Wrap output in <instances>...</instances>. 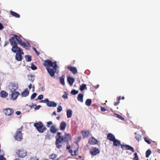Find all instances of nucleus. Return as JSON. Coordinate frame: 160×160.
Masks as SVG:
<instances>
[{
	"label": "nucleus",
	"mask_w": 160,
	"mask_h": 160,
	"mask_svg": "<svg viewBox=\"0 0 160 160\" xmlns=\"http://www.w3.org/2000/svg\"><path fill=\"white\" fill-rule=\"evenodd\" d=\"M70 147H71V146L67 144V148L68 149H69L70 148Z\"/></svg>",
	"instance_id": "obj_60"
},
{
	"label": "nucleus",
	"mask_w": 160,
	"mask_h": 160,
	"mask_svg": "<svg viewBox=\"0 0 160 160\" xmlns=\"http://www.w3.org/2000/svg\"><path fill=\"white\" fill-rule=\"evenodd\" d=\"M21 113V112L19 111H17L16 112V114L18 115H20Z\"/></svg>",
	"instance_id": "obj_56"
},
{
	"label": "nucleus",
	"mask_w": 160,
	"mask_h": 160,
	"mask_svg": "<svg viewBox=\"0 0 160 160\" xmlns=\"http://www.w3.org/2000/svg\"><path fill=\"white\" fill-rule=\"evenodd\" d=\"M22 126L20 128H19L15 134V139L18 141H21L22 139Z\"/></svg>",
	"instance_id": "obj_4"
},
{
	"label": "nucleus",
	"mask_w": 160,
	"mask_h": 160,
	"mask_svg": "<svg viewBox=\"0 0 160 160\" xmlns=\"http://www.w3.org/2000/svg\"><path fill=\"white\" fill-rule=\"evenodd\" d=\"M97 140L93 137L90 138L88 141L89 143L92 145L95 144L97 143Z\"/></svg>",
	"instance_id": "obj_17"
},
{
	"label": "nucleus",
	"mask_w": 160,
	"mask_h": 160,
	"mask_svg": "<svg viewBox=\"0 0 160 160\" xmlns=\"http://www.w3.org/2000/svg\"><path fill=\"white\" fill-rule=\"evenodd\" d=\"M29 91L28 88H26L21 93L22 96L23 97H26L29 94Z\"/></svg>",
	"instance_id": "obj_19"
},
{
	"label": "nucleus",
	"mask_w": 160,
	"mask_h": 160,
	"mask_svg": "<svg viewBox=\"0 0 160 160\" xmlns=\"http://www.w3.org/2000/svg\"><path fill=\"white\" fill-rule=\"evenodd\" d=\"M30 47V44L28 42H27V44L26 43V46L25 47H23V48L27 50H28L29 49Z\"/></svg>",
	"instance_id": "obj_40"
},
{
	"label": "nucleus",
	"mask_w": 160,
	"mask_h": 160,
	"mask_svg": "<svg viewBox=\"0 0 160 160\" xmlns=\"http://www.w3.org/2000/svg\"><path fill=\"white\" fill-rule=\"evenodd\" d=\"M41 102L44 103L46 104L47 105L48 107H55L57 106V103L52 101H49L48 98H46L44 100H42Z\"/></svg>",
	"instance_id": "obj_5"
},
{
	"label": "nucleus",
	"mask_w": 160,
	"mask_h": 160,
	"mask_svg": "<svg viewBox=\"0 0 160 160\" xmlns=\"http://www.w3.org/2000/svg\"><path fill=\"white\" fill-rule=\"evenodd\" d=\"M121 148L123 149L130 150V146L127 145H121Z\"/></svg>",
	"instance_id": "obj_32"
},
{
	"label": "nucleus",
	"mask_w": 160,
	"mask_h": 160,
	"mask_svg": "<svg viewBox=\"0 0 160 160\" xmlns=\"http://www.w3.org/2000/svg\"><path fill=\"white\" fill-rule=\"evenodd\" d=\"M67 68L73 74L77 73L78 72L77 68L75 67L68 66V67Z\"/></svg>",
	"instance_id": "obj_16"
},
{
	"label": "nucleus",
	"mask_w": 160,
	"mask_h": 160,
	"mask_svg": "<svg viewBox=\"0 0 160 160\" xmlns=\"http://www.w3.org/2000/svg\"><path fill=\"white\" fill-rule=\"evenodd\" d=\"M34 50V51L36 53L37 55H39L40 54V53L39 52H38L36 49L35 48H32Z\"/></svg>",
	"instance_id": "obj_53"
},
{
	"label": "nucleus",
	"mask_w": 160,
	"mask_h": 160,
	"mask_svg": "<svg viewBox=\"0 0 160 160\" xmlns=\"http://www.w3.org/2000/svg\"><path fill=\"white\" fill-rule=\"evenodd\" d=\"M62 107L61 106H58L57 108V112H61L62 110Z\"/></svg>",
	"instance_id": "obj_47"
},
{
	"label": "nucleus",
	"mask_w": 160,
	"mask_h": 160,
	"mask_svg": "<svg viewBox=\"0 0 160 160\" xmlns=\"http://www.w3.org/2000/svg\"><path fill=\"white\" fill-rule=\"evenodd\" d=\"M52 124V122L51 121H49V122H47V123L46 126L48 128L49 127H50L49 125Z\"/></svg>",
	"instance_id": "obj_50"
},
{
	"label": "nucleus",
	"mask_w": 160,
	"mask_h": 160,
	"mask_svg": "<svg viewBox=\"0 0 160 160\" xmlns=\"http://www.w3.org/2000/svg\"><path fill=\"white\" fill-rule=\"evenodd\" d=\"M30 160H38L36 158H31Z\"/></svg>",
	"instance_id": "obj_58"
},
{
	"label": "nucleus",
	"mask_w": 160,
	"mask_h": 160,
	"mask_svg": "<svg viewBox=\"0 0 160 160\" xmlns=\"http://www.w3.org/2000/svg\"><path fill=\"white\" fill-rule=\"evenodd\" d=\"M16 153L18 157L21 158H22L26 156L27 152L24 149L18 150Z\"/></svg>",
	"instance_id": "obj_7"
},
{
	"label": "nucleus",
	"mask_w": 160,
	"mask_h": 160,
	"mask_svg": "<svg viewBox=\"0 0 160 160\" xmlns=\"http://www.w3.org/2000/svg\"><path fill=\"white\" fill-rule=\"evenodd\" d=\"M57 155L55 154H52L49 155V158L50 159H51L53 160H55L57 157Z\"/></svg>",
	"instance_id": "obj_30"
},
{
	"label": "nucleus",
	"mask_w": 160,
	"mask_h": 160,
	"mask_svg": "<svg viewBox=\"0 0 160 160\" xmlns=\"http://www.w3.org/2000/svg\"><path fill=\"white\" fill-rule=\"evenodd\" d=\"M57 65L56 62H54V65L52 69L49 67H46V69L48 71V72L51 77H53L55 74V73L57 71Z\"/></svg>",
	"instance_id": "obj_2"
},
{
	"label": "nucleus",
	"mask_w": 160,
	"mask_h": 160,
	"mask_svg": "<svg viewBox=\"0 0 160 160\" xmlns=\"http://www.w3.org/2000/svg\"><path fill=\"white\" fill-rule=\"evenodd\" d=\"M78 91L75 89H73L71 92V94L73 95H75L78 93Z\"/></svg>",
	"instance_id": "obj_41"
},
{
	"label": "nucleus",
	"mask_w": 160,
	"mask_h": 160,
	"mask_svg": "<svg viewBox=\"0 0 160 160\" xmlns=\"http://www.w3.org/2000/svg\"><path fill=\"white\" fill-rule=\"evenodd\" d=\"M115 115L116 116V117L119 118L120 119L124 120V118L122 116L118 114H115Z\"/></svg>",
	"instance_id": "obj_48"
},
{
	"label": "nucleus",
	"mask_w": 160,
	"mask_h": 160,
	"mask_svg": "<svg viewBox=\"0 0 160 160\" xmlns=\"http://www.w3.org/2000/svg\"><path fill=\"white\" fill-rule=\"evenodd\" d=\"M21 53L17 52L15 56V58L18 61H21L22 60V56Z\"/></svg>",
	"instance_id": "obj_21"
},
{
	"label": "nucleus",
	"mask_w": 160,
	"mask_h": 160,
	"mask_svg": "<svg viewBox=\"0 0 160 160\" xmlns=\"http://www.w3.org/2000/svg\"><path fill=\"white\" fill-rule=\"evenodd\" d=\"M3 112L4 113L8 116H11L12 114L14 112L13 110L10 108H8L4 109Z\"/></svg>",
	"instance_id": "obj_11"
},
{
	"label": "nucleus",
	"mask_w": 160,
	"mask_h": 160,
	"mask_svg": "<svg viewBox=\"0 0 160 160\" xmlns=\"http://www.w3.org/2000/svg\"><path fill=\"white\" fill-rule=\"evenodd\" d=\"M34 126L36 128L37 130L40 133H42L47 129L46 128L43 126V124L42 123L40 122L34 123Z\"/></svg>",
	"instance_id": "obj_1"
},
{
	"label": "nucleus",
	"mask_w": 160,
	"mask_h": 160,
	"mask_svg": "<svg viewBox=\"0 0 160 160\" xmlns=\"http://www.w3.org/2000/svg\"><path fill=\"white\" fill-rule=\"evenodd\" d=\"M131 151L132 152H134L133 148L131 146Z\"/></svg>",
	"instance_id": "obj_61"
},
{
	"label": "nucleus",
	"mask_w": 160,
	"mask_h": 160,
	"mask_svg": "<svg viewBox=\"0 0 160 160\" xmlns=\"http://www.w3.org/2000/svg\"><path fill=\"white\" fill-rule=\"evenodd\" d=\"M101 110L102 111L104 112L106 111V109L104 107H101Z\"/></svg>",
	"instance_id": "obj_55"
},
{
	"label": "nucleus",
	"mask_w": 160,
	"mask_h": 160,
	"mask_svg": "<svg viewBox=\"0 0 160 160\" xmlns=\"http://www.w3.org/2000/svg\"><path fill=\"white\" fill-rule=\"evenodd\" d=\"M0 160H6V159L4 157H0Z\"/></svg>",
	"instance_id": "obj_59"
},
{
	"label": "nucleus",
	"mask_w": 160,
	"mask_h": 160,
	"mask_svg": "<svg viewBox=\"0 0 160 160\" xmlns=\"http://www.w3.org/2000/svg\"><path fill=\"white\" fill-rule=\"evenodd\" d=\"M32 85L31 83H30L29 85H28V87L29 89H31L32 87Z\"/></svg>",
	"instance_id": "obj_62"
},
{
	"label": "nucleus",
	"mask_w": 160,
	"mask_h": 160,
	"mask_svg": "<svg viewBox=\"0 0 160 160\" xmlns=\"http://www.w3.org/2000/svg\"><path fill=\"white\" fill-rule=\"evenodd\" d=\"M3 28L2 25L0 22V30H2Z\"/></svg>",
	"instance_id": "obj_57"
},
{
	"label": "nucleus",
	"mask_w": 160,
	"mask_h": 160,
	"mask_svg": "<svg viewBox=\"0 0 160 160\" xmlns=\"http://www.w3.org/2000/svg\"><path fill=\"white\" fill-rule=\"evenodd\" d=\"M17 42L18 44L21 45L23 47H25V46H26V43L22 42L21 39Z\"/></svg>",
	"instance_id": "obj_37"
},
{
	"label": "nucleus",
	"mask_w": 160,
	"mask_h": 160,
	"mask_svg": "<svg viewBox=\"0 0 160 160\" xmlns=\"http://www.w3.org/2000/svg\"><path fill=\"white\" fill-rule=\"evenodd\" d=\"M132 159V160H139L138 154L136 152L134 153Z\"/></svg>",
	"instance_id": "obj_34"
},
{
	"label": "nucleus",
	"mask_w": 160,
	"mask_h": 160,
	"mask_svg": "<svg viewBox=\"0 0 160 160\" xmlns=\"http://www.w3.org/2000/svg\"><path fill=\"white\" fill-rule=\"evenodd\" d=\"M4 153L3 151H0V157H4Z\"/></svg>",
	"instance_id": "obj_52"
},
{
	"label": "nucleus",
	"mask_w": 160,
	"mask_h": 160,
	"mask_svg": "<svg viewBox=\"0 0 160 160\" xmlns=\"http://www.w3.org/2000/svg\"><path fill=\"white\" fill-rule=\"evenodd\" d=\"M8 94V93L4 91H2L0 92V96L3 98H6Z\"/></svg>",
	"instance_id": "obj_23"
},
{
	"label": "nucleus",
	"mask_w": 160,
	"mask_h": 160,
	"mask_svg": "<svg viewBox=\"0 0 160 160\" xmlns=\"http://www.w3.org/2000/svg\"><path fill=\"white\" fill-rule=\"evenodd\" d=\"M92 102V100L91 99H88L85 102V104L87 106H89L91 104Z\"/></svg>",
	"instance_id": "obj_33"
},
{
	"label": "nucleus",
	"mask_w": 160,
	"mask_h": 160,
	"mask_svg": "<svg viewBox=\"0 0 160 160\" xmlns=\"http://www.w3.org/2000/svg\"><path fill=\"white\" fill-rule=\"evenodd\" d=\"M15 39H16L18 41L21 39L18 35H13L10 38L9 40L11 45H12L13 43H14V42H16L15 41Z\"/></svg>",
	"instance_id": "obj_8"
},
{
	"label": "nucleus",
	"mask_w": 160,
	"mask_h": 160,
	"mask_svg": "<svg viewBox=\"0 0 160 160\" xmlns=\"http://www.w3.org/2000/svg\"><path fill=\"white\" fill-rule=\"evenodd\" d=\"M67 126V124L64 121L62 122L60 124V129L61 130H64Z\"/></svg>",
	"instance_id": "obj_18"
},
{
	"label": "nucleus",
	"mask_w": 160,
	"mask_h": 160,
	"mask_svg": "<svg viewBox=\"0 0 160 160\" xmlns=\"http://www.w3.org/2000/svg\"><path fill=\"white\" fill-rule=\"evenodd\" d=\"M35 76L31 75H28V80L31 81L32 82H33L35 79Z\"/></svg>",
	"instance_id": "obj_28"
},
{
	"label": "nucleus",
	"mask_w": 160,
	"mask_h": 160,
	"mask_svg": "<svg viewBox=\"0 0 160 160\" xmlns=\"http://www.w3.org/2000/svg\"><path fill=\"white\" fill-rule=\"evenodd\" d=\"M35 106H36V104H33L32 103L31 105H30L29 106V107H30L31 108H34Z\"/></svg>",
	"instance_id": "obj_51"
},
{
	"label": "nucleus",
	"mask_w": 160,
	"mask_h": 160,
	"mask_svg": "<svg viewBox=\"0 0 160 160\" xmlns=\"http://www.w3.org/2000/svg\"><path fill=\"white\" fill-rule=\"evenodd\" d=\"M119 102V101L118 102H115L114 103V105L115 106H116L118 104Z\"/></svg>",
	"instance_id": "obj_63"
},
{
	"label": "nucleus",
	"mask_w": 160,
	"mask_h": 160,
	"mask_svg": "<svg viewBox=\"0 0 160 160\" xmlns=\"http://www.w3.org/2000/svg\"><path fill=\"white\" fill-rule=\"evenodd\" d=\"M107 138L108 140L111 141H113L116 139L114 135L112 133H109Z\"/></svg>",
	"instance_id": "obj_15"
},
{
	"label": "nucleus",
	"mask_w": 160,
	"mask_h": 160,
	"mask_svg": "<svg viewBox=\"0 0 160 160\" xmlns=\"http://www.w3.org/2000/svg\"><path fill=\"white\" fill-rule=\"evenodd\" d=\"M91 154L92 155H96L100 153L99 150L97 148H95L93 150L90 151Z\"/></svg>",
	"instance_id": "obj_13"
},
{
	"label": "nucleus",
	"mask_w": 160,
	"mask_h": 160,
	"mask_svg": "<svg viewBox=\"0 0 160 160\" xmlns=\"http://www.w3.org/2000/svg\"><path fill=\"white\" fill-rule=\"evenodd\" d=\"M61 134L60 132H58L57 134V137L58 138H56L55 144L57 147L58 148H60L62 147L61 145L62 137L61 136Z\"/></svg>",
	"instance_id": "obj_6"
},
{
	"label": "nucleus",
	"mask_w": 160,
	"mask_h": 160,
	"mask_svg": "<svg viewBox=\"0 0 160 160\" xmlns=\"http://www.w3.org/2000/svg\"><path fill=\"white\" fill-rule=\"evenodd\" d=\"M144 140L145 141L147 142L148 144H150L151 143L150 142L151 140L150 139L147 138V137L144 138Z\"/></svg>",
	"instance_id": "obj_42"
},
{
	"label": "nucleus",
	"mask_w": 160,
	"mask_h": 160,
	"mask_svg": "<svg viewBox=\"0 0 160 160\" xmlns=\"http://www.w3.org/2000/svg\"><path fill=\"white\" fill-rule=\"evenodd\" d=\"M136 136H135V138L139 142L141 139V136L140 134H139L138 133V132H137L135 133Z\"/></svg>",
	"instance_id": "obj_31"
},
{
	"label": "nucleus",
	"mask_w": 160,
	"mask_h": 160,
	"mask_svg": "<svg viewBox=\"0 0 160 160\" xmlns=\"http://www.w3.org/2000/svg\"><path fill=\"white\" fill-rule=\"evenodd\" d=\"M70 152L71 153V155L72 156H74L75 155H76L77 154V150H75L73 152L72 151V150H70Z\"/></svg>",
	"instance_id": "obj_45"
},
{
	"label": "nucleus",
	"mask_w": 160,
	"mask_h": 160,
	"mask_svg": "<svg viewBox=\"0 0 160 160\" xmlns=\"http://www.w3.org/2000/svg\"><path fill=\"white\" fill-rule=\"evenodd\" d=\"M89 134V132L88 131L82 132V135L84 137H87Z\"/></svg>",
	"instance_id": "obj_39"
},
{
	"label": "nucleus",
	"mask_w": 160,
	"mask_h": 160,
	"mask_svg": "<svg viewBox=\"0 0 160 160\" xmlns=\"http://www.w3.org/2000/svg\"><path fill=\"white\" fill-rule=\"evenodd\" d=\"M43 98V95L42 94H41L38 96L37 98L36 99V100L37 99L41 100L42 98Z\"/></svg>",
	"instance_id": "obj_49"
},
{
	"label": "nucleus",
	"mask_w": 160,
	"mask_h": 160,
	"mask_svg": "<svg viewBox=\"0 0 160 160\" xmlns=\"http://www.w3.org/2000/svg\"><path fill=\"white\" fill-rule=\"evenodd\" d=\"M72 111L71 109H68L67 111V115L68 118H70L72 115Z\"/></svg>",
	"instance_id": "obj_24"
},
{
	"label": "nucleus",
	"mask_w": 160,
	"mask_h": 160,
	"mask_svg": "<svg viewBox=\"0 0 160 160\" xmlns=\"http://www.w3.org/2000/svg\"><path fill=\"white\" fill-rule=\"evenodd\" d=\"M32 92H34L35 91V86L34 85H33L32 86Z\"/></svg>",
	"instance_id": "obj_64"
},
{
	"label": "nucleus",
	"mask_w": 160,
	"mask_h": 160,
	"mask_svg": "<svg viewBox=\"0 0 160 160\" xmlns=\"http://www.w3.org/2000/svg\"><path fill=\"white\" fill-rule=\"evenodd\" d=\"M64 94L62 96V98L64 99H67L68 98V93H67L66 92H64Z\"/></svg>",
	"instance_id": "obj_43"
},
{
	"label": "nucleus",
	"mask_w": 160,
	"mask_h": 160,
	"mask_svg": "<svg viewBox=\"0 0 160 160\" xmlns=\"http://www.w3.org/2000/svg\"><path fill=\"white\" fill-rule=\"evenodd\" d=\"M77 99L78 101L82 102L83 101V94L82 93H79L78 94L77 97Z\"/></svg>",
	"instance_id": "obj_25"
},
{
	"label": "nucleus",
	"mask_w": 160,
	"mask_h": 160,
	"mask_svg": "<svg viewBox=\"0 0 160 160\" xmlns=\"http://www.w3.org/2000/svg\"><path fill=\"white\" fill-rule=\"evenodd\" d=\"M25 58L26 61L29 62L31 61V56L29 55H27L25 56Z\"/></svg>",
	"instance_id": "obj_36"
},
{
	"label": "nucleus",
	"mask_w": 160,
	"mask_h": 160,
	"mask_svg": "<svg viewBox=\"0 0 160 160\" xmlns=\"http://www.w3.org/2000/svg\"><path fill=\"white\" fill-rule=\"evenodd\" d=\"M56 125L52 126L50 128V132L52 133H56L58 130V129L56 128Z\"/></svg>",
	"instance_id": "obj_14"
},
{
	"label": "nucleus",
	"mask_w": 160,
	"mask_h": 160,
	"mask_svg": "<svg viewBox=\"0 0 160 160\" xmlns=\"http://www.w3.org/2000/svg\"><path fill=\"white\" fill-rule=\"evenodd\" d=\"M37 94L36 93H33L31 97V99L32 100L34 99L36 96Z\"/></svg>",
	"instance_id": "obj_46"
},
{
	"label": "nucleus",
	"mask_w": 160,
	"mask_h": 160,
	"mask_svg": "<svg viewBox=\"0 0 160 160\" xmlns=\"http://www.w3.org/2000/svg\"><path fill=\"white\" fill-rule=\"evenodd\" d=\"M30 68L32 70H35L37 69V67L33 63L31 64Z\"/></svg>",
	"instance_id": "obj_44"
},
{
	"label": "nucleus",
	"mask_w": 160,
	"mask_h": 160,
	"mask_svg": "<svg viewBox=\"0 0 160 160\" xmlns=\"http://www.w3.org/2000/svg\"><path fill=\"white\" fill-rule=\"evenodd\" d=\"M151 151L149 149L146 152V157L148 158L149 156L151 154Z\"/></svg>",
	"instance_id": "obj_38"
},
{
	"label": "nucleus",
	"mask_w": 160,
	"mask_h": 160,
	"mask_svg": "<svg viewBox=\"0 0 160 160\" xmlns=\"http://www.w3.org/2000/svg\"><path fill=\"white\" fill-rule=\"evenodd\" d=\"M54 62H53L47 59L44 61V62L43 63V65L44 66L46 67H53L54 65Z\"/></svg>",
	"instance_id": "obj_9"
},
{
	"label": "nucleus",
	"mask_w": 160,
	"mask_h": 160,
	"mask_svg": "<svg viewBox=\"0 0 160 160\" xmlns=\"http://www.w3.org/2000/svg\"><path fill=\"white\" fill-rule=\"evenodd\" d=\"M86 88L87 87L86 84H83L80 86V90L82 91Z\"/></svg>",
	"instance_id": "obj_35"
},
{
	"label": "nucleus",
	"mask_w": 160,
	"mask_h": 160,
	"mask_svg": "<svg viewBox=\"0 0 160 160\" xmlns=\"http://www.w3.org/2000/svg\"><path fill=\"white\" fill-rule=\"evenodd\" d=\"M65 76L64 75H62L61 77L60 78V80L61 83L63 85H65L64 78Z\"/></svg>",
	"instance_id": "obj_29"
},
{
	"label": "nucleus",
	"mask_w": 160,
	"mask_h": 160,
	"mask_svg": "<svg viewBox=\"0 0 160 160\" xmlns=\"http://www.w3.org/2000/svg\"><path fill=\"white\" fill-rule=\"evenodd\" d=\"M10 13L13 16H14L17 18H19L20 15L18 13L12 11H10Z\"/></svg>",
	"instance_id": "obj_26"
},
{
	"label": "nucleus",
	"mask_w": 160,
	"mask_h": 160,
	"mask_svg": "<svg viewBox=\"0 0 160 160\" xmlns=\"http://www.w3.org/2000/svg\"><path fill=\"white\" fill-rule=\"evenodd\" d=\"M12 45V47L11 50L13 52L16 53L18 51V52L21 53L22 54H24V53L22 52V50L18 47V44L16 42H14Z\"/></svg>",
	"instance_id": "obj_3"
},
{
	"label": "nucleus",
	"mask_w": 160,
	"mask_h": 160,
	"mask_svg": "<svg viewBox=\"0 0 160 160\" xmlns=\"http://www.w3.org/2000/svg\"><path fill=\"white\" fill-rule=\"evenodd\" d=\"M19 94V92L16 91L12 92V90L11 97L13 100L16 99Z\"/></svg>",
	"instance_id": "obj_12"
},
{
	"label": "nucleus",
	"mask_w": 160,
	"mask_h": 160,
	"mask_svg": "<svg viewBox=\"0 0 160 160\" xmlns=\"http://www.w3.org/2000/svg\"><path fill=\"white\" fill-rule=\"evenodd\" d=\"M74 81L75 79L72 77H69L68 78V82L71 86L73 85Z\"/></svg>",
	"instance_id": "obj_20"
},
{
	"label": "nucleus",
	"mask_w": 160,
	"mask_h": 160,
	"mask_svg": "<svg viewBox=\"0 0 160 160\" xmlns=\"http://www.w3.org/2000/svg\"><path fill=\"white\" fill-rule=\"evenodd\" d=\"M36 107L34 109L35 110H38L41 107L40 105H38L36 106Z\"/></svg>",
	"instance_id": "obj_54"
},
{
	"label": "nucleus",
	"mask_w": 160,
	"mask_h": 160,
	"mask_svg": "<svg viewBox=\"0 0 160 160\" xmlns=\"http://www.w3.org/2000/svg\"><path fill=\"white\" fill-rule=\"evenodd\" d=\"M71 138V137L69 134L66 133L64 136L62 137L61 139V144L64 142H68Z\"/></svg>",
	"instance_id": "obj_10"
},
{
	"label": "nucleus",
	"mask_w": 160,
	"mask_h": 160,
	"mask_svg": "<svg viewBox=\"0 0 160 160\" xmlns=\"http://www.w3.org/2000/svg\"><path fill=\"white\" fill-rule=\"evenodd\" d=\"M11 86L12 87V89L14 91L16 90L18 87V85L17 83H12L11 84Z\"/></svg>",
	"instance_id": "obj_27"
},
{
	"label": "nucleus",
	"mask_w": 160,
	"mask_h": 160,
	"mask_svg": "<svg viewBox=\"0 0 160 160\" xmlns=\"http://www.w3.org/2000/svg\"><path fill=\"white\" fill-rule=\"evenodd\" d=\"M113 145L114 146H118L120 145L121 146L120 141L119 140L115 139L113 141Z\"/></svg>",
	"instance_id": "obj_22"
}]
</instances>
